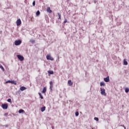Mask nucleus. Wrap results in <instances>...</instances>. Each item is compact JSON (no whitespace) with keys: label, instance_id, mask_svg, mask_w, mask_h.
Instances as JSON below:
<instances>
[{"label":"nucleus","instance_id":"14","mask_svg":"<svg viewBox=\"0 0 129 129\" xmlns=\"http://www.w3.org/2000/svg\"><path fill=\"white\" fill-rule=\"evenodd\" d=\"M38 94L40 96V98H41V99H44V97H43V96L42 95V94L40 92L38 93Z\"/></svg>","mask_w":129,"mask_h":129},{"label":"nucleus","instance_id":"24","mask_svg":"<svg viewBox=\"0 0 129 129\" xmlns=\"http://www.w3.org/2000/svg\"><path fill=\"white\" fill-rule=\"evenodd\" d=\"M79 115V112L78 111H77L75 112V116H78Z\"/></svg>","mask_w":129,"mask_h":129},{"label":"nucleus","instance_id":"36","mask_svg":"<svg viewBox=\"0 0 129 129\" xmlns=\"http://www.w3.org/2000/svg\"><path fill=\"white\" fill-rule=\"evenodd\" d=\"M122 106L123 107V105H122Z\"/></svg>","mask_w":129,"mask_h":129},{"label":"nucleus","instance_id":"3","mask_svg":"<svg viewBox=\"0 0 129 129\" xmlns=\"http://www.w3.org/2000/svg\"><path fill=\"white\" fill-rule=\"evenodd\" d=\"M100 91H101V94L102 95H104L105 96H106V93H105V89H100Z\"/></svg>","mask_w":129,"mask_h":129},{"label":"nucleus","instance_id":"21","mask_svg":"<svg viewBox=\"0 0 129 129\" xmlns=\"http://www.w3.org/2000/svg\"><path fill=\"white\" fill-rule=\"evenodd\" d=\"M123 64L124 65H127L128 64L127 61L125 59L123 60Z\"/></svg>","mask_w":129,"mask_h":129},{"label":"nucleus","instance_id":"27","mask_svg":"<svg viewBox=\"0 0 129 129\" xmlns=\"http://www.w3.org/2000/svg\"><path fill=\"white\" fill-rule=\"evenodd\" d=\"M32 5L33 7H35V6H36V2L35 1H33Z\"/></svg>","mask_w":129,"mask_h":129},{"label":"nucleus","instance_id":"2","mask_svg":"<svg viewBox=\"0 0 129 129\" xmlns=\"http://www.w3.org/2000/svg\"><path fill=\"white\" fill-rule=\"evenodd\" d=\"M21 44H22V41L21 40H18L15 41V46H19V45H21Z\"/></svg>","mask_w":129,"mask_h":129},{"label":"nucleus","instance_id":"11","mask_svg":"<svg viewBox=\"0 0 129 129\" xmlns=\"http://www.w3.org/2000/svg\"><path fill=\"white\" fill-rule=\"evenodd\" d=\"M46 92H47V88L46 87H44L41 92L42 93H46Z\"/></svg>","mask_w":129,"mask_h":129},{"label":"nucleus","instance_id":"22","mask_svg":"<svg viewBox=\"0 0 129 129\" xmlns=\"http://www.w3.org/2000/svg\"><path fill=\"white\" fill-rule=\"evenodd\" d=\"M128 92H129V89H128V88H126L125 89V92L126 93H128Z\"/></svg>","mask_w":129,"mask_h":129},{"label":"nucleus","instance_id":"34","mask_svg":"<svg viewBox=\"0 0 129 129\" xmlns=\"http://www.w3.org/2000/svg\"><path fill=\"white\" fill-rule=\"evenodd\" d=\"M120 126H123H123H124V125H120Z\"/></svg>","mask_w":129,"mask_h":129},{"label":"nucleus","instance_id":"18","mask_svg":"<svg viewBox=\"0 0 129 129\" xmlns=\"http://www.w3.org/2000/svg\"><path fill=\"white\" fill-rule=\"evenodd\" d=\"M40 11H37L36 13V15L37 17H39V16H40Z\"/></svg>","mask_w":129,"mask_h":129},{"label":"nucleus","instance_id":"9","mask_svg":"<svg viewBox=\"0 0 129 129\" xmlns=\"http://www.w3.org/2000/svg\"><path fill=\"white\" fill-rule=\"evenodd\" d=\"M27 89V88L25 86H22L20 88V90L21 91H24V90H26Z\"/></svg>","mask_w":129,"mask_h":129},{"label":"nucleus","instance_id":"35","mask_svg":"<svg viewBox=\"0 0 129 129\" xmlns=\"http://www.w3.org/2000/svg\"><path fill=\"white\" fill-rule=\"evenodd\" d=\"M123 127H124V129H126L125 126H123Z\"/></svg>","mask_w":129,"mask_h":129},{"label":"nucleus","instance_id":"15","mask_svg":"<svg viewBox=\"0 0 129 129\" xmlns=\"http://www.w3.org/2000/svg\"><path fill=\"white\" fill-rule=\"evenodd\" d=\"M100 86H105V83H104V82H100Z\"/></svg>","mask_w":129,"mask_h":129},{"label":"nucleus","instance_id":"28","mask_svg":"<svg viewBox=\"0 0 129 129\" xmlns=\"http://www.w3.org/2000/svg\"><path fill=\"white\" fill-rule=\"evenodd\" d=\"M49 84H50V86H53V82L50 81L49 83Z\"/></svg>","mask_w":129,"mask_h":129},{"label":"nucleus","instance_id":"13","mask_svg":"<svg viewBox=\"0 0 129 129\" xmlns=\"http://www.w3.org/2000/svg\"><path fill=\"white\" fill-rule=\"evenodd\" d=\"M45 110H46V107L45 106H43V107L41 108V112H44V111H45Z\"/></svg>","mask_w":129,"mask_h":129},{"label":"nucleus","instance_id":"32","mask_svg":"<svg viewBox=\"0 0 129 129\" xmlns=\"http://www.w3.org/2000/svg\"><path fill=\"white\" fill-rule=\"evenodd\" d=\"M5 126L6 127H9V125H6Z\"/></svg>","mask_w":129,"mask_h":129},{"label":"nucleus","instance_id":"31","mask_svg":"<svg viewBox=\"0 0 129 129\" xmlns=\"http://www.w3.org/2000/svg\"><path fill=\"white\" fill-rule=\"evenodd\" d=\"M52 88H53V86H50V90H52Z\"/></svg>","mask_w":129,"mask_h":129},{"label":"nucleus","instance_id":"30","mask_svg":"<svg viewBox=\"0 0 129 129\" xmlns=\"http://www.w3.org/2000/svg\"><path fill=\"white\" fill-rule=\"evenodd\" d=\"M8 113H5V114H4V115L5 116H8Z\"/></svg>","mask_w":129,"mask_h":129},{"label":"nucleus","instance_id":"5","mask_svg":"<svg viewBox=\"0 0 129 129\" xmlns=\"http://www.w3.org/2000/svg\"><path fill=\"white\" fill-rule=\"evenodd\" d=\"M17 57L20 61H24V56L21 55H17Z\"/></svg>","mask_w":129,"mask_h":129},{"label":"nucleus","instance_id":"4","mask_svg":"<svg viewBox=\"0 0 129 129\" xmlns=\"http://www.w3.org/2000/svg\"><path fill=\"white\" fill-rule=\"evenodd\" d=\"M2 107L3 109H8L9 105H8V104H3L2 105Z\"/></svg>","mask_w":129,"mask_h":129},{"label":"nucleus","instance_id":"1","mask_svg":"<svg viewBox=\"0 0 129 129\" xmlns=\"http://www.w3.org/2000/svg\"><path fill=\"white\" fill-rule=\"evenodd\" d=\"M6 83H11V84H14L15 85H17V81H11L9 80L6 82Z\"/></svg>","mask_w":129,"mask_h":129},{"label":"nucleus","instance_id":"17","mask_svg":"<svg viewBox=\"0 0 129 129\" xmlns=\"http://www.w3.org/2000/svg\"><path fill=\"white\" fill-rule=\"evenodd\" d=\"M48 74H50V75H53L54 74V72L53 71H48Z\"/></svg>","mask_w":129,"mask_h":129},{"label":"nucleus","instance_id":"8","mask_svg":"<svg viewBox=\"0 0 129 129\" xmlns=\"http://www.w3.org/2000/svg\"><path fill=\"white\" fill-rule=\"evenodd\" d=\"M21 24H22V21H21V19H18L17 21V26H20Z\"/></svg>","mask_w":129,"mask_h":129},{"label":"nucleus","instance_id":"7","mask_svg":"<svg viewBox=\"0 0 129 129\" xmlns=\"http://www.w3.org/2000/svg\"><path fill=\"white\" fill-rule=\"evenodd\" d=\"M104 81H105V82H109V76H107L106 78H104Z\"/></svg>","mask_w":129,"mask_h":129},{"label":"nucleus","instance_id":"29","mask_svg":"<svg viewBox=\"0 0 129 129\" xmlns=\"http://www.w3.org/2000/svg\"><path fill=\"white\" fill-rule=\"evenodd\" d=\"M66 23H67V19H66V18L65 20L63 21V24H66Z\"/></svg>","mask_w":129,"mask_h":129},{"label":"nucleus","instance_id":"23","mask_svg":"<svg viewBox=\"0 0 129 129\" xmlns=\"http://www.w3.org/2000/svg\"><path fill=\"white\" fill-rule=\"evenodd\" d=\"M0 68L2 69V70L4 72L5 71V68H4V67L2 66V64H0Z\"/></svg>","mask_w":129,"mask_h":129},{"label":"nucleus","instance_id":"10","mask_svg":"<svg viewBox=\"0 0 129 129\" xmlns=\"http://www.w3.org/2000/svg\"><path fill=\"white\" fill-rule=\"evenodd\" d=\"M46 12L49 14H51V13H52V10H51V8L50 7H47Z\"/></svg>","mask_w":129,"mask_h":129},{"label":"nucleus","instance_id":"6","mask_svg":"<svg viewBox=\"0 0 129 129\" xmlns=\"http://www.w3.org/2000/svg\"><path fill=\"white\" fill-rule=\"evenodd\" d=\"M46 59L47 60H51V61H53L54 60V58L51 57V55H47Z\"/></svg>","mask_w":129,"mask_h":129},{"label":"nucleus","instance_id":"26","mask_svg":"<svg viewBox=\"0 0 129 129\" xmlns=\"http://www.w3.org/2000/svg\"><path fill=\"white\" fill-rule=\"evenodd\" d=\"M7 101L8 102H10V103H12V99H8V100H7Z\"/></svg>","mask_w":129,"mask_h":129},{"label":"nucleus","instance_id":"20","mask_svg":"<svg viewBox=\"0 0 129 129\" xmlns=\"http://www.w3.org/2000/svg\"><path fill=\"white\" fill-rule=\"evenodd\" d=\"M57 15L58 16V20H61V14L57 13Z\"/></svg>","mask_w":129,"mask_h":129},{"label":"nucleus","instance_id":"16","mask_svg":"<svg viewBox=\"0 0 129 129\" xmlns=\"http://www.w3.org/2000/svg\"><path fill=\"white\" fill-rule=\"evenodd\" d=\"M30 42L31 43V44H35L36 41L34 39H30Z\"/></svg>","mask_w":129,"mask_h":129},{"label":"nucleus","instance_id":"25","mask_svg":"<svg viewBox=\"0 0 129 129\" xmlns=\"http://www.w3.org/2000/svg\"><path fill=\"white\" fill-rule=\"evenodd\" d=\"M94 119L96 120V121H98L99 120V119L98 117H95Z\"/></svg>","mask_w":129,"mask_h":129},{"label":"nucleus","instance_id":"19","mask_svg":"<svg viewBox=\"0 0 129 129\" xmlns=\"http://www.w3.org/2000/svg\"><path fill=\"white\" fill-rule=\"evenodd\" d=\"M23 112H25L23 109H21L19 110V113H23Z\"/></svg>","mask_w":129,"mask_h":129},{"label":"nucleus","instance_id":"33","mask_svg":"<svg viewBox=\"0 0 129 129\" xmlns=\"http://www.w3.org/2000/svg\"><path fill=\"white\" fill-rule=\"evenodd\" d=\"M27 0H25L24 3H25V4L27 3Z\"/></svg>","mask_w":129,"mask_h":129},{"label":"nucleus","instance_id":"12","mask_svg":"<svg viewBox=\"0 0 129 129\" xmlns=\"http://www.w3.org/2000/svg\"><path fill=\"white\" fill-rule=\"evenodd\" d=\"M68 83L69 86H72V85H73V82H72L71 80H69Z\"/></svg>","mask_w":129,"mask_h":129}]
</instances>
